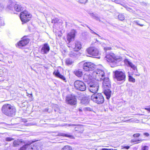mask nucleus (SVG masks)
Here are the masks:
<instances>
[{
    "mask_svg": "<svg viewBox=\"0 0 150 150\" xmlns=\"http://www.w3.org/2000/svg\"><path fill=\"white\" fill-rule=\"evenodd\" d=\"M99 37H101L98 34L97 35Z\"/></svg>",
    "mask_w": 150,
    "mask_h": 150,
    "instance_id": "nucleus-54",
    "label": "nucleus"
},
{
    "mask_svg": "<svg viewBox=\"0 0 150 150\" xmlns=\"http://www.w3.org/2000/svg\"><path fill=\"white\" fill-rule=\"evenodd\" d=\"M35 125V124H34V125Z\"/></svg>",
    "mask_w": 150,
    "mask_h": 150,
    "instance_id": "nucleus-57",
    "label": "nucleus"
},
{
    "mask_svg": "<svg viewBox=\"0 0 150 150\" xmlns=\"http://www.w3.org/2000/svg\"><path fill=\"white\" fill-rule=\"evenodd\" d=\"M144 135H145L146 137H148L149 136V134L148 133H147V132L144 133Z\"/></svg>",
    "mask_w": 150,
    "mask_h": 150,
    "instance_id": "nucleus-44",
    "label": "nucleus"
},
{
    "mask_svg": "<svg viewBox=\"0 0 150 150\" xmlns=\"http://www.w3.org/2000/svg\"><path fill=\"white\" fill-rule=\"evenodd\" d=\"M87 81V80L86 81V80H85V81Z\"/></svg>",
    "mask_w": 150,
    "mask_h": 150,
    "instance_id": "nucleus-59",
    "label": "nucleus"
},
{
    "mask_svg": "<svg viewBox=\"0 0 150 150\" xmlns=\"http://www.w3.org/2000/svg\"><path fill=\"white\" fill-rule=\"evenodd\" d=\"M127 62L128 65L134 70V71H137L136 67L135 66V65H134L131 62L127 60Z\"/></svg>",
    "mask_w": 150,
    "mask_h": 150,
    "instance_id": "nucleus-21",
    "label": "nucleus"
},
{
    "mask_svg": "<svg viewBox=\"0 0 150 150\" xmlns=\"http://www.w3.org/2000/svg\"><path fill=\"white\" fill-rule=\"evenodd\" d=\"M74 73L78 77H81L83 74L82 71L80 70H76L74 71Z\"/></svg>",
    "mask_w": 150,
    "mask_h": 150,
    "instance_id": "nucleus-26",
    "label": "nucleus"
},
{
    "mask_svg": "<svg viewBox=\"0 0 150 150\" xmlns=\"http://www.w3.org/2000/svg\"><path fill=\"white\" fill-rule=\"evenodd\" d=\"M30 96H29V97H31L32 96V94H30Z\"/></svg>",
    "mask_w": 150,
    "mask_h": 150,
    "instance_id": "nucleus-52",
    "label": "nucleus"
},
{
    "mask_svg": "<svg viewBox=\"0 0 150 150\" xmlns=\"http://www.w3.org/2000/svg\"><path fill=\"white\" fill-rule=\"evenodd\" d=\"M106 60L109 62L116 63L117 61H119V59L115 56V54L110 53L107 54L105 57Z\"/></svg>",
    "mask_w": 150,
    "mask_h": 150,
    "instance_id": "nucleus-9",
    "label": "nucleus"
},
{
    "mask_svg": "<svg viewBox=\"0 0 150 150\" xmlns=\"http://www.w3.org/2000/svg\"><path fill=\"white\" fill-rule=\"evenodd\" d=\"M115 79L117 81L124 82L126 79V75L125 72L116 70L114 72Z\"/></svg>",
    "mask_w": 150,
    "mask_h": 150,
    "instance_id": "nucleus-5",
    "label": "nucleus"
},
{
    "mask_svg": "<svg viewBox=\"0 0 150 150\" xmlns=\"http://www.w3.org/2000/svg\"><path fill=\"white\" fill-rule=\"evenodd\" d=\"M140 133H137L134 134L133 135V136L134 137H139V136H140Z\"/></svg>",
    "mask_w": 150,
    "mask_h": 150,
    "instance_id": "nucleus-39",
    "label": "nucleus"
},
{
    "mask_svg": "<svg viewBox=\"0 0 150 150\" xmlns=\"http://www.w3.org/2000/svg\"><path fill=\"white\" fill-rule=\"evenodd\" d=\"M111 49V48L110 47L105 48L104 49L105 50H110Z\"/></svg>",
    "mask_w": 150,
    "mask_h": 150,
    "instance_id": "nucleus-45",
    "label": "nucleus"
},
{
    "mask_svg": "<svg viewBox=\"0 0 150 150\" xmlns=\"http://www.w3.org/2000/svg\"><path fill=\"white\" fill-rule=\"evenodd\" d=\"M28 144H26L21 147L20 149V150H28Z\"/></svg>",
    "mask_w": 150,
    "mask_h": 150,
    "instance_id": "nucleus-29",
    "label": "nucleus"
},
{
    "mask_svg": "<svg viewBox=\"0 0 150 150\" xmlns=\"http://www.w3.org/2000/svg\"><path fill=\"white\" fill-rule=\"evenodd\" d=\"M75 33L76 31L75 30H72L71 32L68 34L67 35V39L69 41V43L72 41L74 40Z\"/></svg>",
    "mask_w": 150,
    "mask_h": 150,
    "instance_id": "nucleus-16",
    "label": "nucleus"
},
{
    "mask_svg": "<svg viewBox=\"0 0 150 150\" xmlns=\"http://www.w3.org/2000/svg\"><path fill=\"white\" fill-rule=\"evenodd\" d=\"M73 62L69 58H67L66 60V64L68 65H70Z\"/></svg>",
    "mask_w": 150,
    "mask_h": 150,
    "instance_id": "nucleus-30",
    "label": "nucleus"
},
{
    "mask_svg": "<svg viewBox=\"0 0 150 150\" xmlns=\"http://www.w3.org/2000/svg\"><path fill=\"white\" fill-rule=\"evenodd\" d=\"M59 20L58 18H55L52 20V23H57L59 22Z\"/></svg>",
    "mask_w": 150,
    "mask_h": 150,
    "instance_id": "nucleus-35",
    "label": "nucleus"
},
{
    "mask_svg": "<svg viewBox=\"0 0 150 150\" xmlns=\"http://www.w3.org/2000/svg\"><path fill=\"white\" fill-rule=\"evenodd\" d=\"M103 86L104 89V93L106 96V98L109 99L111 95V91L110 88L111 87V82L108 77H106L103 79Z\"/></svg>",
    "mask_w": 150,
    "mask_h": 150,
    "instance_id": "nucleus-2",
    "label": "nucleus"
},
{
    "mask_svg": "<svg viewBox=\"0 0 150 150\" xmlns=\"http://www.w3.org/2000/svg\"><path fill=\"white\" fill-rule=\"evenodd\" d=\"M8 63H12V61H8Z\"/></svg>",
    "mask_w": 150,
    "mask_h": 150,
    "instance_id": "nucleus-53",
    "label": "nucleus"
},
{
    "mask_svg": "<svg viewBox=\"0 0 150 150\" xmlns=\"http://www.w3.org/2000/svg\"><path fill=\"white\" fill-rule=\"evenodd\" d=\"M88 85L89 91L94 94L97 93L99 87L98 83L97 82H90Z\"/></svg>",
    "mask_w": 150,
    "mask_h": 150,
    "instance_id": "nucleus-8",
    "label": "nucleus"
},
{
    "mask_svg": "<svg viewBox=\"0 0 150 150\" xmlns=\"http://www.w3.org/2000/svg\"><path fill=\"white\" fill-rule=\"evenodd\" d=\"M41 144L39 143H36L31 145L28 144V150H41Z\"/></svg>",
    "mask_w": 150,
    "mask_h": 150,
    "instance_id": "nucleus-14",
    "label": "nucleus"
},
{
    "mask_svg": "<svg viewBox=\"0 0 150 150\" xmlns=\"http://www.w3.org/2000/svg\"><path fill=\"white\" fill-rule=\"evenodd\" d=\"M29 41L30 40L27 38V36H24L22 38V40L18 43V46L20 48L24 47L28 44Z\"/></svg>",
    "mask_w": 150,
    "mask_h": 150,
    "instance_id": "nucleus-13",
    "label": "nucleus"
},
{
    "mask_svg": "<svg viewBox=\"0 0 150 150\" xmlns=\"http://www.w3.org/2000/svg\"><path fill=\"white\" fill-rule=\"evenodd\" d=\"M61 150H72V149L69 146H66L62 148Z\"/></svg>",
    "mask_w": 150,
    "mask_h": 150,
    "instance_id": "nucleus-33",
    "label": "nucleus"
},
{
    "mask_svg": "<svg viewBox=\"0 0 150 150\" xmlns=\"http://www.w3.org/2000/svg\"><path fill=\"white\" fill-rule=\"evenodd\" d=\"M74 87L77 90L81 91H84L86 89V85L84 82L80 81H76L74 83Z\"/></svg>",
    "mask_w": 150,
    "mask_h": 150,
    "instance_id": "nucleus-7",
    "label": "nucleus"
},
{
    "mask_svg": "<svg viewBox=\"0 0 150 150\" xmlns=\"http://www.w3.org/2000/svg\"><path fill=\"white\" fill-rule=\"evenodd\" d=\"M129 81L134 83L135 81V79L133 77L130 75L129 76Z\"/></svg>",
    "mask_w": 150,
    "mask_h": 150,
    "instance_id": "nucleus-34",
    "label": "nucleus"
},
{
    "mask_svg": "<svg viewBox=\"0 0 150 150\" xmlns=\"http://www.w3.org/2000/svg\"><path fill=\"white\" fill-rule=\"evenodd\" d=\"M50 50V47L47 43L43 45L41 50V53L43 54H47Z\"/></svg>",
    "mask_w": 150,
    "mask_h": 150,
    "instance_id": "nucleus-15",
    "label": "nucleus"
},
{
    "mask_svg": "<svg viewBox=\"0 0 150 150\" xmlns=\"http://www.w3.org/2000/svg\"><path fill=\"white\" fill-rule=\"evenodd\" d=\"M127 62L128 65L134 70V71H137L136 67L135 66V65H134L131 62L127 60Z\"/></svg>",
    "mask_w": 150,
    "mask_h": 150,
    "instance_id": "nucleus-22",
    "label": "nucleus"
},
{
    "mask_svg": "<svg viewBox=\"0 0 150 150\" xmlns=\"http://www.w3.org/2000/svg\"><path fill=\"white\" fill-rule=\"evenodd\" d=\"M4 5L2 4H0V10H1L4 8Z\"/></svg>",
    "mask_w": 150,
    "mask_h": 150,
    "instance_id": "nucleus-41",
    "label": "nucleus"
},
{
    "mask_svg": "<svg viewBox=\"0 0 150 150\" xmlns=\"http://www.w3.org/2000/svg\"><path fill=\"white\" fill-rule=\"evenodd\" d=\"M102 150H114L113 149H105V148H104V149H103Z\"/></svg>",
    "mask_w": 150,
    "mask_h": 150,
    "instance_id": "nucleus-47",
    "label": "nucleus"
},
{
    "mask_svg": "<svg viewBox=\"0 0 150 150\" xmlns=\"http://www.w3.org/2000/svg\"><path fill=\"white\" fill-rule=\"evenodd\" d=\"M53 74L57 77L58 78L64 81V82H66L67 81L65 78L62 75H61L58 70H55L53 73Z\"/></svg>",
    "mask_w": 150,
    "mask_h": 150,
    "instance_id": "nucleus-17",
    "label": "nucleus"
},
{
    "mask_svg": "<svg viewBox=\"0 0 150 150\" xmlns=\"http://www.w3.org/2000/svg\"><path fill=\"white\" fill-rule=\"evenodd\" d=\"M118 19L120 21H122L125 19V16L122 14H119L118 16Z\"/></svg>",
    "mask_w": 150,
    "mask_h": 150,
    "instance_id": "nucleus-32",
    "label": "nucleus"
},
{
    "mask_svg": "<svg viewBox=\"0 0 150 150\" xmlns=\"http://www.w3.org/2000/svg\"><path fill=\"white\" fill-rule=\"evenodd\" d=\"M69 126H76V125H75V124H69Z\"/></svg>",
    "mask_w": 150,
    "mask_h": 150,
    "instance_id": "nucleus-49",
    "label": "nucleus"
},
{
    "mask_svg": "<svg viewBox=\"0 0 150 150\" xmlns=\"http://www.w3.org/2000/svg\"><path fill=\"white\" fill-rule=\"evenodd\" d=\"M13 140V138L10 137H8L6 138V140L7 141H10Z\"/></svg>",
    "mask_w": 150,
    "mask_h": 150,
    "instance_id": "nucleus-36",
    "label": "nucleus"
},
{
    "mask_svg": "<svg viewBox=\"0 0 150 150\" xmlns=\"http://www.w3.org/2000/svg\"><path fill=\"white\" fill-rule=\"evenodd\" d=\"M81 102L83 104L86 105L89 103L88 100L86 97H84L81 100Z\"/></svg>",
    "mask_w": 150,
    "mask_h": 150,
    "instance_id": "nucleus-28",
    "label": "nucleus"
},
{
    "mask_svg": "<svg viewBox=\"0 0 150 150\" xmlns=\"http://www.w3.org/2000/svg\"><path fill=\"white\" fill-rule=\"evenodd\" d=\"M100 57H98V58H100Z\"/></svg>",
    "mask_w": 150,
    "mask_h": 150,
    "instance_id": "nucleus-58",
    "label": "nucleus"
},
{
    "mask_svg": "<svg viewBox=\"0 0 150 150\" xmlns=\"http://www.w3.org/2000/svg\"><path fill=\"white\" fill-rule=\"evenodd\" d=\"M31 16L28 11H24L21 13L20 18L23 23H26L30 20Z\"/></svg>",
    "mask_w": 150,
    "mask_h": 150,
    "instance_id": "nucleus-6",
    "label": "nucleus"
},
{
    "mask_svg": "<svg viewBox=\"0 0 150 150\" xmlns=\"http://www.w3.org/2000/svg\"><path fill=\"white\" fill-rule=\"evenodd\" d=\"M21 139H17L15 140L13 143V145L14 146L16 147L19 145L21 143Z\"/></svg>",
    "mask_w": 150,
    "mask_h": 150,
    "instance_id": "nucleus-27",
    "label": "nucleus"
},
{
    "mask_svg": "<svg viewBox=\"0 0 150 150\" xmlns=\"http://www.w3.org/2000/svg\"><path fill=\"white\" fill-rule=\"evenodd\" d=\"M65 101L67 104L71 105H75L76 104V98L72 95H69L66 96Z\"/></svg>",
    "mask_w": 150,
    "mask_h": 150,
    "instance_id": "nucleus-11",
    "label": "nucleus"
},
{
    "mask_svg": "<svg viewBox=\"0 0 150 150\" xmlns=\"http://www.w3.org/2000/svg\"><path fill=\"white\" fill-rule=\"evenodd\" d=\"M88 0H79V1L82 4H85L87 1Z\"/></svg>",
    "mask_w": 150,
    "mask_h": 150,
    "instance_id": "nucleus-37",
    "label": "nucleus"
},
{
    "mask_svg": "<svg viewBox=\"0 0 150 150\" xmlns=\"http://www.w3.org/2000/svg\"><path fill=\"white\" fill-rule=\"evenodd\" d=\"M96 41L98 42V40L97 39L96 40Z\"/></svg>",
    "mask_w": 150,
    "mask_h": 150,
    "instance_id": "nucleus-55",
    "label": "nucleus"
},
{
    "mask_svg": "<svg viewBox=\"0 0 150 150\" xmlns=\"http://www.w3.org/2000/svg\"><path fill=\"white\" fill-rule=\"evenodd\" d=\"M87 27H88L89 29L91 30V31H90V32L91 33H93V30H91L87 25Z\"/></svg>",
    "mask_w": 150,
    "mask_h": 150,
    "instance_id": "nucleus-48",
    "label": "nucleus"
},
{
    "mask_svg": "<svg viewBox=\"0 0 150 150\" xmlns=\"http://www.w3.org/2000/svg\"><path fill=\"white\" fill-rule=\"evenodd\" d=\"M122 149H128L130 148V146H122Z\"/></svg>",
    "mask_w": 150,
    "mask_h": 150,
    "instance_id": "nucleus-40",
    "label": "nucleus"
},
{
    "mask_svg": "<svg viewBox=\"0 0 150 150\" xmlns=\"http://www.w3.org/2000/svg\"><path fill=\"white\" fill-rule=\"evenodd\" d=\"M86 51L88 54L92 56H97L99 55L100 54L98 49L94 47H90L87 48Z\"/></svg>",
    "mask_w": 150,
    "mask_h": 150,
    "instance_id": "nucleus-10",
    "label": "nucleus"
},
{
    "mask_svg": "<svg viewBox=\"0 0 150 150\" xmlns=\"http://www.w3.org/2000/svg\"><path fill=\"white\" fill-rule=\"evenodd\" d=\"M69 55L70 57L76 58L79 56L80 54L78 51L74 50V51L71 52L69 53Z\"/></svg>",
    "mask_w": 150,
    "mask_h": 150,
    "instance_id": "nucleus-18",
    "label": "nucleus"
},
{
    "mask_svg": "<svg viewBox=\"0 0 150 150\" xmlns=\"http://www.w3.org/2000/svg\"><path fill=\"white\" fill-rule=\"evenodd\" d=\"M58 136H64L68 137L70 138H72L73 136L68 134H65L64 133H59L58 134Z\"/></svg>",
    "mask_w": 150,
    "mask_h": 150,
    "instance_id": "nucleus-25",
    "label": "nucleus"
},
{
    "mask_svg": "<svg viewBox=\"0 0 150 150\" xmlns=\"http://www.w3.org/2000/svg\"><path fill=\"white\" fill-rule=\"evenodd\" d=\"M127 62L128 65L134 70V71H137L136 67L135 66V65H134L131 62L127 60Z\"/></svg>",
    "mask_w": 150,
    "mask_h": 150,
    "instance_id": "nucleus-23",
    "label": "nucleus"
},
{
    "mask_svg": "<svg viewBox=\"0 0 150 150\" xmlns=\"http://www.w3.org/2000/svg\"><path fill=\"white\" fill-rule=\"evenodd\" d=\"M92 75L93 78L99 81H103L106 78L104 71L100 69H97L93 71Z\"/></svg>",
    "mask_w": 150,
    "mask_h": 150,
    "instance_id": "nucleus-3",
    "label": "nucleus"
},
{
    "mask_svg": "<svg viewBox=\"0 0 150 150\" xmlns=\"http://www.w3.org/2000/svg\"><path fill=\"white\" fill-rule=\"evenodd\" d=\"M136 23L137 24L141 26H143L144 25L143 24H141L139 23V21H136Z\"/></svg>",
    "mask_w": 150,
    "mask_h": 150,
    "instance_id": "nucleus-42",
    "label": "nucleus"
},
{
    "mask_svg": "<svg viewBox=\"0 0 150 150\" xmlns=\"http://www.w3.org/2000/svg\"><path fill=\"white\" fill-rule=\"evenodd\" d=\"M144 109L146 110H147L148 111H150V107L148 108H145Z\"/></svg>",
    "mask_w": 150,
    "mask_h": 150,
    "instance_id": "nucleus-46",
    "label": "nucleus"
},
{
    "mask_svg": "<svg viewBox=\"0 0 150 150\" xmlns=\"http://www.w3.org/2000/svg\"><path fill=\"white\" fill-rule=\"evenodd\" d=\"M88 77V76H87L86 75H85L84 76L83 79L84 80L85 79V78H86Z\"/></svg>",
    "mask_w": 150,
    "mask_h": 150,
    "instance_id": "nucleus-50",
    "label": "nucleus"
},
{
    "mask_svg": "<svg viewBox=\"0 0 150 150\" xmlns=\"http://www.w3.org/2000/svg\"><path fill=\"white\" fill-rule=\"evenodd\" d=\"M92 33L94 34H95V35H97V34L94 31H93V33Z\"/></svg>",
    "mask_w": 150,
    "mask_h": 150,
    "instance_id": "nucleus-51",
    "label": "nucleus"
},
{
    "mask_svg": "<svg viewBox=\"0 0 150 150\" xmlns=\"http://www.w3.org/2000/svg\"><path fill=\"white\" fill-rule=\"evenodd\" d=\"M1 110L3 114L9 117H13L15 115V108L11 104H5L2 107Z\"/></svg>",
    "mask_w": 150,
    "mask_h": 150,
    "instance_id": "nucleus-1",
    "label": "nucleus"
},
{
    "mask_svg": "<svg viewBox=\"0 0 150 150\" xmlns=\"http://www.w3.org/2000/svg\"><path fill=\"white\" fill-rule=\"evenodd\" d=\"M101 39H103L104 38H101Z\"/></svg>",
    "mask_w": 150,
    "mask_h": 150,
    "instance_id": "nucleus-56",
    "label": "nucleus"
},
{
    "mask_svg": "<svg viewBox=\"0 0 150 150\" xmlns=\"http://www.w3.org/2000/svg\"><path fill=\"white\" fill-rule=\"evenodd\" d=\"M15 10L17 12H20L23 10L22 6L20 5L16 4L14 6Z\"/></svg>",
    "mask_w": 150,
    "mask_h": 150,
    "instance_id": "nucleus-20",
    "label": "nucleus"
},
{
    "mask_svg": "<svg viewBox=\"0 0 150 150\" xmlns=\"http://www.w3.org/2000/svg\"><path fill=\"white\" fill-rule=\"evenodd\" d=\"M145 139H137V140H132L131 141V142H137L136 144H137L139 143L140 142V141L142 142L144 141Z\"/></svg>",
    "mask_w": 150,
    "mask_h": 150,
    "instance_id": "nucleus-31",
    "label": "nucleus"
},
{
    "mask_svg": "<svg viewBox=\"0 0 150 150\" xmlns=\"http://www.w3.org/2000/svg\"><path fill=\"white\" fill-rule=\"evenodd\" d=\"M81 48V43L79 41H76L75 43V47L74 48V50L78 51Z\"/></svg>",
    "mask_w": 150,
    "mask_h": 150,
    "instance_id": "nucleus-19",
    "label": "nucleus"
},
{
    "mask_svg": "<svg viewBox=\"0 0 150 150\" xmlns=\"http://www.w3.org/2000/svg\"><path fill=\"white\" fill-rule=\"evenodd\" d=\"M91 100L98 104H101L104 102V98L102 94L99 93L93 94L91 97Z\"/></svg>",
    "mask_w": 150,
    "mask_h": 150,
    "instance_id": "nucleus-4",
    "label": "nucleus"
},
{
    "mask_svg": "<svg viewBox=\"0 0 150 150\" xmlns=\"http://www.w3.org/2000/svg\"><path fill=\"white\" fill-rule=\"evenodd\" d=\"M83 69L87 71L93 70L95 69V65L94 64L90 62L84 63L83 66Z\"/></svg>",
    "mask_w": 150,
    "mask_h": 150,
    "instance_id": "nucleus-12",
    "label": "nucleus"
},
{
    "mask_svg": "<svg viewBox=\"0 0 150 150\" xmlns=\"http://www.w3.org/2000/svg\"><path fill=\"white\" fill-rule=\"evenodd\" d=\"M13 6L14 4H13L12 1L11 0L9 1L7 8L10 10H12L13 8Z\"/></svg>",
    "mask_w": 150,
    "mask_h": 150,
    "instance_id": "nucleus-24",
    "label": "nucleus"
},
{
    "mask_svg": "<svg viewBox=\"0 0 150 150\" xmlns=\"http://www.w3.org/2000/svg\"><path fill=\"white\" fill-rule=\"evenodd\" d=\"M149 147L148 146H145L142 148V150H148Z\"/></svg>",
    "mask_w": 150,
    "mask_h": 150,
    "instance_id": "nucleus-38",
    "label": "nucleus"
},
{
    "mask_svg": "<svg viewBox=\"0 0 150 150\" xmlns=\"http://www.w3.org/2000/svg\"><path fill=\"white\" fill-rule=\"evenodd\" d=\"M1 22V23H0V24L2 25H3L4 24V21L3 20H2L1 19H0V23Z\"/></svg>",
    "mask_w": 150,
    "mask_h": 150,
    "instance_id": "nucleus-43",
    "label": "nucleus"
}]
</instances>
